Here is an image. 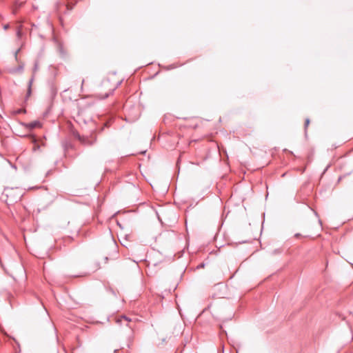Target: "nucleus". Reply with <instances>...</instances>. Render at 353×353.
<instances>
[{
	"label": "nucleus",
	"mask_w": 353,
	"mask_h": 353,
	"mask_svg": "<svg viewBox=\"0 0 353 353\" xmlns=\"http://www.w3.org/2000/svg\"><path fill=\"white\" fill-rule=\"evenodd\" d=\"M122 319H124V320H125V321H128V322L130 321V320L128 318H127L125 316H121V318L120 319H118V322L121 321Z\"/></svg>",
	"instance_id": "nucleus-8"
},
{
	"label": "nucleus",
	"mask_w": 353,
	"mask_h": 353,
	"mask_svg": "<svg viewBox=\"0 0 353 353\" xmlns=\"http://www.w3.org/2000/svg\"><path fill=\"white\" fill-rule=\"evenodd\" d=\"M322 223H323V222L319 221V226L322 227V226H323V224H322Z\"/></svg>",
	"instance_id": "nucleus-15"
},
{
	"label": "nucleus",
	"mask_w": 353,
	"mask_h": 353,
	"mask_svg": "<svg viewBox=\"0 0 353 353\" xmlns=\"http://www.w3.org/2000/svg\"><path fill=\"white\" fill-rule=\"evenodd\" d=\"M117 352H118V350H114V353H117Z\"/></svg>",
	"instance_id": "nucleus-18"
},
{
	"label": "nucleus",
	"mask_w": 353,
	"mask_h": 353,
	"mask_svg": "<svg viewBox=\"0 0 353 353\" xmlns=\"http://www.w3.org/2000/svg\"><path fill=\"white\" fill-rule=\"evenodd\" d=\"M116 223H117V225L118 226H119L121 228H122V226H121V222L117 221V222H116Z\"/></svg>",
	"instance_id": "nucleus-13"
},
{
	"label": "nucleus",
	"mask_w": 353,
	"mask_h": 353,
	"mask_svg": "<svg viewBox=\"0 0 353 353\" xmlns=\"http://www.w3.org/2000/svg\"><path fill=\"white\" fill-rule=\"evenodd\" d=\"M17 34L18 37H20L21 36V30L20 28L17 30Z\"/></svg>",
	"instance_id": "nucleus-9"
},
{
	"label": "nucleus",
	"mask_w": 353,
	"mask_h": 353,
	"mask_svg": "<svg viewBox=\"0 0 353 353\" xmlns=\"http://www.w3.org/2000/svg\"><path fill=\"white\" fill-rule=\"evenodd\" d=\"M121 212L120 211H118L117 213L114 214L111 218H114L116 215L120 214Z\"/></svg>",
	"instance_id": "nucleus-12"
},
{
	"label": "nucleus",
	"mask_w": 353,
	"mask_h": 353,
	"mask_svg": "<svg viewBox=\"0 0 353 353\" xmlns=\"http://www.w3.org/2000/svg\"><path fill=\"white\" fill-rule=\"evenodd\" d=\"M9 28V25L8 24H6L4 26V29L6 30Z\"/></svg>",
	"instance_id": "nucleus-14"
},
{
	"label": "nucleus",
	"mask_w": 353,
	"mask_h": 353,
	"mask_svg": "<svg viewBox=\"0 0 353 353\" xmlns=\"http://www.w3.org/2000/svg\"><path fill=\"white\" fill-rule=\"evenodd\" d=\"M83 83H84V80H82L81 88L83 87Z\"/></svg>",
	"instance_id": "nucleus-16"
},
{
	"label": "nucleus",
	"mask_w": 353,
	"mask_h": 353,
	"mask_svg": "<svg viewBox=\"0 0 353 353\" xmlns=\"http://www.w3.org/2000/svg\"><path fill=\"white\" fill-rule=\"evenodd\" d=\"M34 74L32 75V78L30 79L29 82H28V90H27V94H26V99H28V98L31 95V93H32V84L33 83V81H34Z\"/></svg>",
	"instance_id": "nucleus-2"
},
{
	"label": "nucleus",
	"mask_w": 353,
	"mask_h": 353,
	"mask_svg": "<svg viewBox=\"0 0 353 353\" xmlns=\"http://www.w3.org/2000/svg\"><path fill=\"white\" fill-rule=\"evenodd\" d=\"M16 114H22L26 113V110L25 109H18L15 111Z\"/></svg>",
	"instance_id": "nucleus-4"
},
{
	"label": "nucleus",
	"mask_w": 353,
	"mask_h": 353,
	"mask_svg": "<svg viewBox=\"0 0 353 353\" xmlns=\"http://www.w3.org/2000/svg\"><path fill=\"white\" fill-rule=\"evenodd\" d=\"M21 50V48H19L14 53V57L16 59H17V54L19 52V51Z\"/></svg>",
	"instance_id": "nucleus-10"
},
{
	"label": "nucleus",
	"mask_w": 353,
	"mask_h": 353,
	"mask_svg": "<svg viewBox=\"0 0 353 353\" xmlns=\"http://www.w3.org/2000/svg\"><path fill=\"white\" fill-rule=\"evenodd\" d=\"M310 119H305V130H306V128H307L308 125L310 124Z\"/></svg>",
	"instance_id": "nucleus-7"
},
{
	"label": "nucleus",
	"mask_w": 353,
	"mask_h": 353,
	"mask_svg": "<svg viewBox=\"0 0 353 353\" xmlns=\"http://www.w3.org/2000/svg\"><path fill=\"white\" fill-rule=\"evenodd\" d=\"M23 70V65H20L17 68H13L10 72L12 73L21 72Z\"/></svg>",
	"instance_id": "nucleus-3"
},
{
	"label": "nucleus",
	"mask_w": 353,
	"mask_h": 353,
	"mask_svg": "<svg viewBox=\"0 0 353 353\" xmlns=\"http://www.w3.org/2000/svg\"><path fill=\"white\" fill-rule=\"evenodd\" d=\"M74 135L79 140H80L81 141H83L82 138L81 137V136H80V134L79 133L75 132V133H74Z\"/></svg>",
	"instance_id": "nucleus-6"
},
{
	"label": "nucleus",
	"mask_w": 353,
	"mask_h": 353,
	"mask_svg": "<svg viewBox=\"0 0 353 353\" xmlns=\"http://www.w3.org/2000/svg\"><path fill=\"white\" fill-rule=\"evenodd\" d=\"M20 124L22 126H24L28 130H32L36 128H40L41 126V123L39 121H34L28 123L24 122H20Z\"/></svg>",
	"instance_id": "nucleus-1"
},
{
	"label": "nucleus",
	"mask_w": 353,
	"mask_h": 353,
	"mask_svg": "<svg viewBox=\"0 0 353 353\" xmlns=\"http://www.w3.org/2000/svg\"><path fill=\"white\" fill-rule=\"evenodd\" d=\"M38 67H39V65H38V63L36 61V62L34 63V68H33V73H34H34L37 72V70H38Z\"/></svg>",
	"instance_id": "nucleus-5"
},
{
	"label": "nucleus",
	"mask_w": 353,
	"mask_h": 353,
	"mask_svg": "<svg viewBox=\"0 0 353 353\" xmlns=\"http://www.w3.org/2000/svg\"><path fill=\"white\" fill-rule=\"evenodd\" d=\"M14 201H16V198H14V199H11V202Z\"/></svg>",
	"instance_id": "nucleus-17"
},
{
	"label": "nucleus",
	"mask_w": 353,
	"mask_h": 353,
	"mask_svg": "<svg viewBox=\"0 0 353 353\" xmlns=\"http://www.w3.org/2000/svg\"><path fill=\"white\" fill-rule=\"evenodd\" d=\"M96 141H97V138L94 137V140L88 143V144L92 145L93 143H94L96 142Z\"/></svg>",
	"instance_id": "nucleus-11"
}]
</instances>
